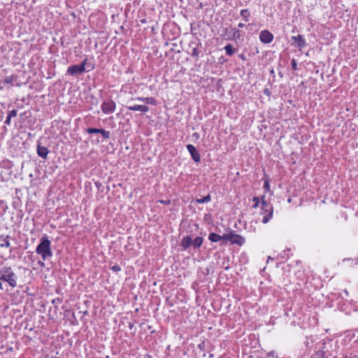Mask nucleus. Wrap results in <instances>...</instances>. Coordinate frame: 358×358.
<instances>
[{
    "label": "nucleus",
    "instance_id": "21",
    "mask_svg": "<svg viewBox=\"0 0 358 358\" xmlns=\"http://www.w3.org/2000/svg\"><path fill=\"white\" fill-rule=\"evenodd\" d=\"M210 196L209 194H208L207 196H204L203 199H197L196 200V202L197 203H208V201H210Z\"/></svg>",
    "mask_w": 358,
    "mask_h": 358
},
{
    "label": "nucleus",
    "instance_id": "33",
    "mask_svg": "<svg viewBox=\"0 0 358 358\" xmlns=\"http://www.w3.org/2000/svg\"><path fill=\"white\" fill-rule=\"evenodd\" d=\"M162 203H164V201H161ZM170 203V201H165L164 203Z\"/></svg>",
    "mask_w": 358,
    "mask_h": 358
},
{
    "label": "nucleus",
    "instance_id": "6",
    "mask_svg": "<svg viewBox=\"0 0 358 358\" xmlns=\"http://www.w3.org/2000/svg\"><path fill=\"white\" fill-rule=\"evenodd\" d=\"M116 108V104L113 101H104L101 104V110L105 114L113 113Z\"/></svg>",
    "mask_w": 358,
    "mask_h": 358
},
{
    "label": "nucleus",
    "instance_id": "25",
    "mask_svg": "<svg viewBox=\"0 0 358 358\" xmlns=\"http://www.w3.org/2000/svg\"><path fill=\"white\" fill-rule=\"evenodd\" d=\"M111 270L113 271L114 272H118L121 270V268L118 265H114L111 267Z\"/></svg>",
    "mask_w": 358,
    "mask_h": 358
},
{
    "label": "nucleus",
    "instance_id": "12",
    "mask_svg": "<svg viewBox=\"0 0 358 358\" xmlns=\"http://www.w3.org/2000/svg\"><path fill=\"white\" fill-rule=\"evenodd\" d=\"M192 243V239L189 236H187L182 238L180 242V246L183 250H187Z\"/></svg>",
    "mask_w": 358,
    "mask_h": 358
},
{
    "label": "nucleus",
    "instance_id": "19",
    "mask_svg": "<svg viewBox=\"0 0 358 358\" xmlns=\"http://www.w3.org/2000/svg\"><path fill=\"white\" fill-rule=\"evenodd\" d=\"M241 15L244 18L245 22L249 21L250 12L248 9H243L241 10Z\"/></svg>",
    "mask_w": 358,
    "mask_h": 358
},
{
    "label": "nucleus",
    "instance_id": "4",
    "mask_svg": "<svg viewBox=\"0 0 358 358\" xmlns=\"http://www.w3.org/2000/svg\"><path fill=\"white\" fill-rule=\"evenodd\" d=\"M224 241H229L232 244H238V245H242L245 242V238L238 234H234L232 232H230L227 234L224 235Z\"/></svg>",
    "mask_w": 358,
    "mask_h": 358
},
{
    "label": "nucleus",
    "instance_id": "26",
    "mask_svg": "<svg viewBox=\"0 0 358 358\" xmlns=\"http://www.w3.org/2000/svg\"><path fill=\"white\" fill-rule=\"evenodd\" d=\"M264 188L265 189V190H266V191H269V189H270V185H269V182H268V180H265V181H264Z\"/></svg>",
    "mask_w": 358,
    "mask_h": 358
},
{
    "label": "nucleus",
    "instance_id": "30",
    "mask_svg": "<svg viewBox=\"0 0 358 358\" xmlns=\"http://www.w3.org/2000/svg\"><path fill=\"white\" fill-rule=\"evenodd\" d=\"M244 26H245V24H243V23H239L238 24V27L243 28Z\"/></svg>",
    "mask_w": 358,
    "mask_h": 358
},
{
    "label": "nucleus",
    "instance_id": "2",
    "mask_svg": "<svg viewBox=\"0 0 358 358\" xmlns=\"http://www.w3.org/2000/svg\"><path fill=\"white\" fill-rule=\"evenodd\" d=\"M36 252L38 255H40L43 260L47 259L52 256L51 250V242L46 238L43 237L41 239L40 243L36 248Z\"/></svg>",
    "mask_w": 358,
    "mask_h": 358
},
{
    "label": "nucleus",
    "instance_id": "31",
    "mask_svg": "<svg viewBox=\"0 0 358 358\" xmlns=\"http://www.w3.org/2000/svg\"><path fill=\"white\" fill-rule=\"evenodd\" d=\"M2 281H0V289L3 290V285H2Z\"/></svg>",
    "mask_w": 358,
    "mask_h": 358
},
{
    "label": "nucleus",
    "instance_id": "14",
    "mask_svg": "<svg viewBox=\"0 0 358 358\" xmlns=\"http://www.w3.org/2000/svg\"><path fill=\"white\" fill-rule=\"evenodd\" d=\"M135 100L141 101L147 104L156 105V100L153 97H136Z\"/></svg>",
    "mask_w": 358,
    "mask_h": 358
},
{
    "label": "nucleus",
    "instance_id": "20",
    "mask_svg": "<svg viewBox=\"0 0 358 358\" xmlns=\"http://www.w3.org/2000/svg\"><path fill=\"white\" fill-rule=\"evenodd\" d=\"M9 238L10 237L7 236L3 239V243L0 244L1 248H9L10 246Z\"/></svg>",
    "mask_w": 358,
    "mask_h": 358
},
{
    "label": "nucleus",
    "instance_id": "7",
    "mask_svg": "<svg viewBox=\"0 0 358 358\" xmlns=\"http://www.w3.org/2000/svg\"><path fill=\"white\" fill-rule=\"evenodd\" d=\"M259 40L264 43H270L273 40V35L268 30L260 32Z\"/></svg>",
    "mask_w": 358,
    "mask_h": 358
},
{
    "label": "nucleus",
    "instance_id": "1",
    "mask_svg": "<svg viewBox=\"0 0 358 358\" xmlns=\"http://www.w3.org/2000/svg\"><path fill=\"white\" fill-rule=\"evenodd\" d=\"M17 275L10 266H3L0 269V281L7 282L12 288L17 287Z\"/></svg>",
    "mask_w": 358,
    "mask_h": 358
},
{
    "label": "nucleus",
    "instance_id": "29",
    "mask_svg": "<svg viewBox=\"0 0 358 358\" xmlns=\"http://www.w3.org/2000/svg\"><path fill=\"white\" fill-rule=\"evenodd\" d=\"M10 120H11V118L9 117L8 116H7V118L6 120H5L4 123L7 125H10Z\"/></svg>",
    "mask_w": 358,
    "mask_h": 358
},
{
    "label": "nucleus",
    "instance_id": "9",
    "mask_svg": "<svg viewBox=\"0 0 358 358\" xmlns=\"http://www.w3.org/2000/svg\"><path fill=\"white\" fill-rule=\"evenodd\" d=\"M86 131L88 134H101L105 138H110V131L103 129L88 128Z\"/></svg>",
    "mask_w": 358,
    "mask_h": 358
},
{
    "label": "nucleus",
    "instance_id": "27",
    "mask_svg": "<svg viewBox=\"0 0 358 358\" xmlns=\"http://www.w3.org/2000/svg\"><path fill=\"white\" fill-rule=\"evenodd\" d=\"M292 67L293 70L296 71L297 70V63L295 59L292 60Z\"/></svg>",
    "mask_w": 358,
    "mask_h": 358
},
{
    "label": "nucleus",
    "instance_id": "18",
    "mask_svg": "<svg viewBox=\"0 0 358 358\" xmlns=\"http://www.w3.org/2000/svg\"><path fill=\"white\" fill-rule=\"evenodd\" d=\"M224 50L226 51V54L228 55H232L236 51V50L233 48L232 45L231 44H227V45H225Z\"/></svg>",
    "mask_w": 358,
    "mask_h": 358
},
{
    "label": "nucleus",
    "instance_id": "11",
    "mask_svg": "<svg viewBox=\"0 0 358 358\" xmlns=\"http://www.w3.org/2000/svg\"><path fill=\"white\" fill-rule=\"evenodd\" d=\"M49 150L46 147L38 145L37 154L38 155V156L43 159H46Z\"/></svg>",
    "mask_w": 358,
    "mask_h": 358
},
{
    "label": "nucleus",
    "instance_id": "3",
    "mask_svg": "<svg viewBox=\"0 0 358 358\" xmlns=\"http://www.w3.org/2000/svg\"><path fill=\"white\" fill-rule=\"evenodd\" d=\"M264 199V196L263 197ZM262 210L263 211L262 213L264 214L262 222L266 224L267 223L273 215V206L267 203L264 199H262Z\"/></svg>",
    "mask_w": 358,
    "mask_h": 358
},
{
    "label": "nucleus",
    "instance_id": "32",
    "mask_svg": "<svg viewBox=\"0 0 358 358\" xmlns=\"http://www.w3.org/2000/svg\"><path fill=\"white\" fill-rule=\"evenodd\" d=\"M344 292L347 296L348 295V292L346 289L344 290Z\"/></svg>",
    "mask_w": 358,
    "mask_h": 358
},
{
    "label": "nucleus",
    "instance_id": "24",
    "mask_svg": "<svg viewBox=\"0 0 358 358\" xmlns=\"http://www.w3.org/2000/svg\"><path fill=\"white\" fill-rule=\"evenodd\" d=\"M252 201L255 202V204L253 205V208H256L259 203V198L257 196H255L252 198Z\"/></svg>",
    "mask_w": 358,
    "mask_h": 358
},
{
    "label": "nucleus",
    "instance_id": "13",
    "mask_svg": "<svg viewBox=\"0 0 358 358\" xmlns=\"http://www.w3.org/2000/svg\"><path fill=\"white\" fill-rule=\"evenodd\" d=\"M292 39L297 44V46L300 48H304L306 46V41L303 37L299 34L296 36H292Z\"/></svg>",
    "mask_w": 358,
    "mask_h": 358
},
{
    "label": "nucleus",
    "instance_id": "28",
    "mask_svg": "<svg viewBox=\"0 0 358 358\" xmlns=\"http://www.w3.org/2000/svg\"><path fill=\"white\" fill-rule=\"evenodd\" d=\"M13 81V78L11 76H8L5 78V83H10Z\"/></svg>",
    "mask_w": 358,
    "mask_h": 358
},
{
    "label": "nucleus",
    "instance_id": "8",
    "mask_svg": "<svg viewBox=\"0 0 358 358\" xmlns=\"http://www.w3.org/2000/svg\"><path fill=\"white\" fill-rule=\"evenodd\" d=\"M187 149L189 151V154L191 155L192 159L195 162H199L201 161L200 155H199V152L197 151V150L196 149V148L193 145H191V144L187 145Z\"/></svg>",
    "mask_w": 358,
    "mask_h": 358
},
{
    "label": "nucleus",
    "instance_id": "17",
    "mask_svg": "<svg viewBox=\"0 0 358 358\" xmlns=\"http://www.w3.org/2000/svg\"><path fill=\"white\" fill-rule=\"evenodd\" d=\"M230 32L232 33L231 39L236 40V39H239L241 38V34H240V31L238 29H236L234 28H231Z\"/></svg>",
    "mask_w": 358,
    "mask_h": 358
},
{
    "label": "nucleus",
    "instance_id": "10",
    "mask_svg": "<svg viewBox=\"0 0 358 358\" xmlns=\"http://www.w3.org/2000/svg\"><path fill=\"white\" fill-rule=\"evenodd\" d=\"M127 108L132 111H141L142 113H147L149 110L148 106L145 105H134L128 106Z\"/></svg>",
    "mask_w": 358,
    "mask_h": 358
},
{
    "label": "nucleus",
    "instance_id": "34",
    "mask_svg": "<svg viewBox=\"0 0 358 358\" xmlns=\"http://www.w3.org/2000/svg\"><path fill=\"white\" fill-rule=\"evenodd\" d=\"M55 358H59V357H55Z\"/></svg>",
    "mask_w": 358,
    "mask_h": 358
},
{
    "label": "nucleus",
    "instance_id": "5",
    "mask_svg": "<svg viewBox=\"0 0 358 358\" xmlns=\"http://www.w3.org/2000/svg\"><path fill=\"white\" fill-rule=\"evenodd\" d=\"M85 64L86 60L83 61V62L79 65H72L69 66L67 69V73L71 76L83 73L85 70Z\"/></svg>",
    "mask_w": 358,
    "mask_h": 358
},
{
    "label": "nucleus",
    "instance_id": "23",
    "mask_svg": "<svg viewBox=\"0 0 358 358\" xmlns=\"http://www.w3.org/2000/svg\"><path fill=\"white\" fill-rule=\"evenodd\" d=\"M17 110L14 109V110H10L8 113V116L9 117L12 118V117L17 116Z\"/></svg>",
    "mask_w": 358,
    "mask_h": 358
},
{
    "label": "nucleus",
    "instance_id": "16",
    "mask_svg": "<svg viewBox=\"0 0 358 358\" xmlns=\"http://www.w3.org/2000/svg\"><path fill=\"white\" fill-rule=\"evenodd\" d=\"M203 239L202 237L197 236L196 238H194V241H192V245L194 248H199L201 246L203 243Z\"/></svg>",
    "mask_w": 358,
    "mask_h": 358
},
{
    "label": "nucleus",
    "instance_id": "15",
    "mask_svg": "<svg viewBox=\"0 0 358 358\" xmlns=\"http://www.w3.org/2000/svg\"><path fill=\"white\" fill-rule=\"evenodd\" d=\"M209 240L212 242H217L220 240H224V236H220L219 234L215 233H210L208 237Z\"/></svg>",
    "mask_w": 358,
    "mask_h": 358
},
{
    "label": "nucleus",
    "instance_id": "22",
    "mask_svg": "<svg viewBox=\"0 0 358 358\" xmlns=\"http://www.w3.org/2000/svg\"><path fill=\"white\" fill-rule=\"evenodd\" d=\"M199 53H200V51L199 50V49L196 48H194L192 49V52L191 55H192V57H199Z\"/></svg>",
    "mask_w": 358,
    "mask_h": 358
}]
</instances>
